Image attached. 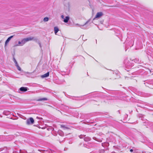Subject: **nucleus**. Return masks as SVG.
Instances as JSON below:
<instances>
[{"label":"nucleus","mask_w":153,"mask_h":153,"mask_svg":"<svg viewBox=\"0 0 153 153\" xmlns=\"http://www.w3.org/2000/svg\"><path fill=\"white\" fill-rule=\"evenodd\" d=\"M132 60H131L130 58H127L125 59L124 61V63L126 67L130 68L133 65V63L132 62Z\"/></svg>","instance_id":"1"},{"label":"nucleus","mask_w":153,"mask_h":153,"mask_svg":"<svg viewBox=\"0 0 153 153\" xmlns=\"http://www.w3.org/2000/svg\"><path fill=\"white\" fill-rule=\"evenodd\" d=\"M34 120L33 118L30 117L29 119H27L26 120L27 124L28 125L32 124L34 123Z\"/></svg>","instance_id":"2"},{"label":"nucleus","mask_w":153,"mask_h":153,"mask_svg":"<svg viewBox=\"0 0 153 153\" xmlns=\"http://www.w3.org/2000/svg\"><path fill=\"white\" fill-rule=\"evenodd\" d=\"M29 90L28 88L27 87H22L19 88V90L25 92Z\"/></svg>","instance_id":"3"},{"label":"nucleus","mask_w":153,"mask_h":153,"mask_svg":"<svg viewBox=\"0 0 153 153\" xmlns=\"http://www.w3.org/2000/svg\"><path fill=\"white\" fill-rule=\"evenodd\" d=\"M88 21H87L85 24L82 25L81 28L82 29H86L87 28H88V26L87 25V24L88 23Z\"/></svg>","instance_id":"4"},{"label":"nucleus","mask_w":153,"mask_h":153,"mask_svg":"<svg viewBox=\"0 0 153 153\" xmlns=\"http://www.w3.org/2000/svg\"><path fill=\"white\" fill-rule=\"evenodd\" d=\"M103 15V13L102 12H98L96 14L95 17L94 19V20L95 19V18H99L101 16H102Z\"/></svg>","instance_id":"5"},{"label":"nucleus","mask_w":153,"mask_h":153,"mask_svg":"<svg viewBox=\"0 0 153 153\" xmlns=\"http://www.w3.org/2000/svg\"><path fill=\"white\" fill-rule=\"evenodd\" d=\"M49 72H48L42 75L41 77L42 78H44L45 77H47L49 76Z\"/></svg>","instance_id":"6"},{"label":"nucleus","mask_w":153,"mask_h":153,"mask_svg":"<svg viewBox=\"0 0 153 153\" xmlns=\"http://www.w3.org/2000/svg\"><path fill=\"white\" fill-rule=\"evenodd\" d=\"M13 37V36H11L10 37H8V39H7L6 41L5 42V45H6L7 43H8L10 40Z\"/></svg>","instance_id":"7"},{"label":"nucleus","mask_w":153,"mask_h":153,"mask_svg":"<svg viewBox=\"0 0 153 153\" xmlns=\"http://www.w3.org/2000/svg\"><path fill=\"white\" fill-rule=\"evenodd\" d=\"M69 19V17L68 16H67L65 17V18L64 19L63 21L65 23H67Z\"/></svg>","instance_id":"8"},{"label":"nucleus","mask_w":153,"mask_h":153,"mask_svg":"<svg viewBox=\"0 0 153 153\" xmlns=\"http://www.w3.org/2000/svg\"><path fill=\"white\" fill-rule=\"evenodd\" d=\"M59 29L57 27H54V33L56 35V34L57 32L59 31Z\"/></svg>","instance_id":"9"},{"label":"nucleus","mask_w":153,"mask_h":153,"mask_svg":"<svg viewBox=\"0 0 153 153\" xmlns=\"http://www.w3.org/2000/svg\"><path fill=\"white\" fill-rule=\"evenodd\" d=\"M47 100V99L45 98H40L37 100V101H45Z\"/></svg>","instance_id":"10"},{"label":"nucleus","mask_w":153,"mask_h":153,"mask_svg":"<svg viewBox=\"0 0 153 153\" xmlns=\"http://www.w3.org/2000/svg\"><path fill=\"white\" fill-rule=\"evenodd\" d=\"M84 140L85 141H88L90 140V138L88 137H85L84 138Z\"/></svg>","instance_id":"11"},{"label":"nucleus","mask_w":153,"mask_h":153,"mask_svg":"<svg viewBox=\"0 0 153 153\" xmlns=\"http://www.w3.org/2000/svg\"><path fill=\"white\" fill-rule=\"evenodd\" d=\"M27 38L28 39V40L29 41H31V40H35L36 39L33 37H28V38Z\"/></svg>","instance_id":"12"},{"label":"nucleus","mask_w":153,"mask_h":153,"mask_svg":"<svg viewBox=\"0 0 153 153\" xmlns=\"http://www.w3.org/2000/svg\"><path fill=\"white\" fill-rule=\"evenodd\" d=\"M22 44L21 45V46H22L26 42L24 39H23L21 41Z\"/></svg>","instance_id":"13"},{"label":"nucleus","mask_w":153,"mask_h":153,"mask_svg":"<svg viewBox=\"0 0 153 153\" xmlns=\"http://www.w3.org/2000/svg\"><path fill=\"white\" fill-rule=\"evenodd\" d=\"M61 127L62 128H64V129H69V128L65 126L64 125H61Z\"/></svg>","instance_id":"14"},{"label":"nucleus","mask_w":153,"mask_h":153,"mask_svg":"<svg viewBox=\"0 0 153 153\" xmlns=\"http://www.w3.org/2000/svg\"><path fill=\"white\" fill-rule=\"evenodd\" d=\"M49 20V18L47 17H46L44 18L43 20L44 22H47Z\"/></svg>","instance_id":"15"},{"label":"nucleus","mask_w":153,"mask_h":153,"mask_svg":"<svg viewBox=\"0 0 153 153\" xmlns=\"http://www.w3.org/2000/svg\"><path fill=\"white\" fill-rule=\"evenodd\" d=\"M59 134L61 136H62L63 135V132L61 131H58Z\"/></svg>","instance_id":"16"},{"label":"nucleus","mask_w":153,"mask_h":153,"mask_svg":"<svg viewBox=\"0 0 153 153\" xmlns=\"http://www.w3.org/2000/svg\"><path fill=\"white\" fill-rule=\"evenodd\" d=\"M85 136V135H81L79 136V137L80 138H84Z\"/></svg>","instance_id":"17"},{"label":"nucleus","mask_w":153,"mask_h":153,"mask_svg":"<svg viewBox=\"0 0 153 153\" xmlns=\"http://www.w3.org/2000/svg\"><path fill=\"white\" fill-rule=\"evenodd\" d=\"M4 113L6 115H7L8 114H9V111H4Z\"/></svg>","instance_id":"18"},{"label":"nucleus","mask_w":153,"mask_h":153,"mask_svg":"<svg viewBox=\"0 0 153 153\" xmlns=\"http://www.w3.org/2000/svg\"><path fill=\"white\" fill-rule=\"evenodd\" d=\"M18 44H19L17 45L16 46H21V45L22 44V43L21 41V42L19 41V42H18Z\"/></svg>","instance_id":"19"},{"label":"nucleus","mask_w":153,"mask_h":153,"mask_svg":"<svg viewBox=\"0 0 153 153\" xmlns=\"http://www.w3.org/2000/svg\"><path fill=\"white\" fill-rule=\"evenodd\" d=\"M16 67L17 68V69L19 71H21V68H20V67L19 66V65H17L16 66Z\"/></svg>","instance_id":"20"},{"label":"nucleus","mask_w":153,"mask_h":153,"mask_svg":"<svg viewBox=\"0 0 153 153\" xmlns=\"http://www.w3.org/2000/svg\"><path fill=\"white\" fill-rule=\"evenodd\" d=\"M24 39L26 42L28 41H29L28 39H27V38H25Z\"/></svg>","instance_id":"21"},{"label":"nucleus","mask_w":153,"mask_h":153,"mask_svg":"<svg viewBox=\"0 0 153 153\" xmlns=\"http://www.w3.org/2000/svg\"><path fill=\"white\" fill-rule=\"evenodd\" d=\"M13 61H14V62L15 63L17 62V61H16V59H15V58L14 57L13 58Z\"/></svg>","instance_id":"22"},{"label":"nucleus","mask_w":153,"mask_h":153,"mask_svg":"<svg viewBox=\"0 0 153 153\" xmlns=\"http://www.w3.org/2000/svg\"><path fill=\"white\" fill-rule=\"evenodd\" d=\"M76 25H77V26H78L79 27H81V26H82V25H79V24H76Z\"/></svg>","instance_id":"23"},{"label":"nucleus","mask_w":153,"mask_h":153,"mask_svg":"<svg viewBox=\"0 0 153 153\" xmlns=\"http://www.w3.org/2000/svg\"><path fill=\"white\" fill-rule=\"evenodd\" d=\"M15 65H16V66H17V65H19L18 63H17V62H15Z\"/></svg>","instance_id":"24"},{"label":"nucleus","mask_w":153,"mask_h":153,"mask_svg":"<svg viewBox=\"0 0 153 153\" xmlns=\"http://www.w3.org/2000/svg\"><path fill=\"white\" fill-rule=\"evenodd\" d=\"M61 17L62 19H64V15H62L61 16Z\"/></svg>","instance_id":"25"},{"label":"nucleus","mask_w":153,"mask_h":153,"mask_svg":"<svg viewBox=\"0 0 153 153\" xmlns=\"http://www.w3.org/2000/svg\"><path fill=\"white\" fill-rule=\"evenodd\" d=\"M36 118L38 119H42V118H40V117H36Z\"/></svg>","instance_id":"26"},{"label":"nucleus","mask_w":153,"mask_h":153,"mask_svg":"<svg viewBox=\"0 0 153 153\" xmlns=\"http://www.w3.org/2000/svg\"><path fill=\"white\" fill-rule=\"evenodd\" d=\"M133 149H131L130 150V152H133Z\"/></svg>","instance_id":"27"},{"label":"nucleus","mask_w":153,"mask_h":153,"mask_svg":"<svg viewBox=\"0 0 153 153\" xmlns=\"http://www.w3.org/2000/svg\"><path fill=\"white\" fill-rule=\"evenodd\" d=\"M38 151L40 152H41L42 151V150H40V149H38Z\"/></svg>","instance_id":"28"},{"label":"nucleus","mask_w":153,"mask_h":153,"mask_svg":"<svg viewBox=\"0 0 153 153\" xmlns=\"http://www.w3.org/2000/svg\"><path fill=\"white\" fill-rule=\"evenodd\" d=\"M39 45L41 47V44L40 43H39Z\"/></svg>","instance_id":"29"},{"label":"nucleus","mask_w":153,"mask_h":153,"mask_svg":"<svg viewBox=\"0 0 153 153\" xmlns=\"http://www.w3.org/2000/svg\"><path fill=\"white\" fill-rule=\"evenodd\" d=\"M135 60V61H134V62H135V61H136V60H137V59H135V60Z\"/></svg>","instance_id":"30"},{"label":"nucleus","mask_w":153,"mask_h":153,"mask_svg":"<svg viewBox=\"0 0 153 153\" xmlns=\"http://www.w3.org/2000/svg\"><path fill=\"white\" fill-rule=\"evenodd\" d=\"M133 153H137L136 152H134Z\"/></svg>","instance_id":"31"},{"label":"nucleus","mask_w":153,"mask_h":153,"mask_svg":"<svg viewBox=\"0 0 153 153\" xmlns=\"http://www.w3.org/2000/svg\"><path fill=\"white\" fill-rule=\"evenodd\" d=\"M21 150H20V153H21Z\"/></svg>","instance_id":"32"},{"label":"nucleus","mask_w":153,"mask_h":153,"mask_svg":"<svg viewBox=\"0 0 153 153\" xmlns=\"http://www.w3.org/2000/svg\"><path fill=\"white\" fill-rule=\"evenodd\" d=\"M96 43H97V40H96Z\"/></svg>","instance_id":"33"},{"label":"nucleus","mask_w":153,"mask_h":153,"mask_svg":"<svg viewBox=\"0 0 153 153\" xmlns=\"http://www.w3.org/2000/svg\"><path fill=\"white\" fill-rule=\"evenodd\" d=\"M0 149H1V148H0Z\"/></svg>","instance_id":"34"}]
</instances>
